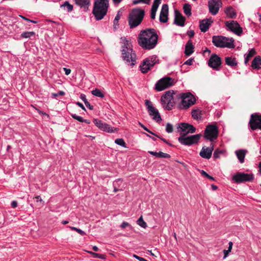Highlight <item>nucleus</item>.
<instances>
[{"instance_id": "c85d7f7f", "label": "nucleus", "mask_w": 261, "mask_h": 261, "mask_svg": "<svg viewBox=\"0 0 261 261\" xmlns=\"http://www.w3.org/2000/svg\"><path fill=\"white\" fill-rule=\"evenodd\" d=\"M192 118L195 120H199L201 118V111L199 109H193L191 111Z\"/></svg>"}, {"instance_id": "a211bd4d", "label": "nucleus", "mask_w": 261, "mask_h": 261, "mask_svg": "<svg viewBox=\"0 0 261 261\" xmlns=\"http://www.w3.org/2000/svg\"><path fill=\"white\" fill-rule=\"evenodd\" d=\"M221 64L220 58L216 54H213L208 62V65L211 68L216 70H219Z\"/></svg>"}, {"instance_id": "4468645a", "label": "nucleus", "mask_w": 261, "mask_h": 261, "mask_svg": "<svg viewBox=\"0 0 261 261\" xmlns=\"http://www.w3.org/2000/svg\"><path fill=\"white\" fill-rule=\"evenodd\" d=\"M222 4L221 0H208L207 6L209 12L213 15H217Z\"/></svg>"}, {"instance_id": "f257e3e1", "label": "nucleus", "mask_w": 261, "mask_h": 261, "mask_svg": "<svg viewBox=\"0 0 261 261\" xmlns=\"http://www.w3.org/2000/svg\"><path fill=\"white\" fill-rule=\"evenodd\" d=\"M158 35L153 29L141 30L138 35L139 45L143 49L150 50L154 48L158 43Z\"/></svg>"}, {"instance_id": "6ab92c4d", "label": "nucleus", "mask_w": 261, "mask_h": 261, "mask_svg": "<svg viewBox=\"0 0 261 261\" xmlns=\"http://www.w3.org/2000/svg\"><path fill=\"white\" fill-rule=\"evenodd\" d=\"M174 23L178 26L184 27L185 25L186 18L183 16L181 13L177 10L174 11Z\"/></svg>"}, {"instance_id": "6e6d98bb", "label": "nucleus", "mask_w": 261, "mask_h": 261, "mask_svg": "<svg viewBox=\"0 0 261 261\" xmlns=\"http://www.w3.org/2000/svg\"><path fill=\"white\" fill-rule=\"evenodd\" d=\"M121 227L123 228L127 227H129V224L126 222H123L121 224Z\"/></svg>"}, {"instance_id": "b1692460", "label": "nucleus", "mask_w": 261, "mask_h": 261, "mask_svg": "<svg viewBox=\"0 0 261 261\" xmlns=\"http://www.w3.org/2000/svg\"><path fill=\"white\" fill-rule=\"evenodd\" d=\"M194 46L191 40H189L185 46V54L187 56H190L193 52Z\"/></svg>"}, {"instance_id": "f03ea898", "label": "nucleus", "mask_w": 261, "mask_h": 261, "mask_svg": "<svg viewBox=\"0 0 261 261\" xmlns=\"http://www.w3.org/2000/svg\"><path fill=\"white\" fill-rule=\"evenodd\" d=\"M121 43L122 46V57L123 59L127 63L132 62L130 65L133 66L135 64L136 62V54L133 51L132 48V45L129 41L124 37H122L120 38Z\"/></svg>"}, {"instance_id": "72a5a7b5", "label": "nucleus", "mask_w": 261, "mask_h": 261, "mask_svg": "<svg viewBox=\"0 0 261 261\" xmlns=\"http://www.w3.org/2000/svg\"><path fill=\"white\" fill-rule=\"evenodd\" d=\"M35 33L34 32H24L21 33L20 37L22 38H28L34 37Z\"/></svg>"}, {"instance_id": "338daca9", "label": "nucleus", "mask_w": 261, "mask_h": 261, "mask_svg": "<svg viewBox=\"0 0 261 261\" xmlns=\"http://www.w3.org/2000/svg\"><path fill=\"white\" fill-rule=\"evenodd\" d=\"M11 206L12 207L15 208L17 206V202L16 201H13L11 202Z\"/></svg>"}, {"instance_id": "0e129e2a", "label": "nucleus", "mask_w": 261, "mask_h": 261, "mask_svg": "<svg viewBox=\"0 0 261 261\" xmlns=\"http://www.w3.org/2000/svg\"><path fill=\"white\" fill-rule=\"evenodd\" d=\"M230 252L228 251V250H223V253H224V257L223 258H226L227 256H228V253H229Z\"/></svg>"}, {"instance_id": "e2e57ef3", "label": "nucleus", "mask_w": 261, "mask_h": 261, "mask_svg": "<svg viewBox=\"0 0 261 261\" xmlns=\"http://www.w3.org/2000/svg\"><path fill=\"white\" fill-rule=\"evenodd\" d=\"M228 245L229 246L227 250H228V251L230 252L232 248L233 243L232 242H229Z\"/></svg>"}, {"instance_id": "f704fd0d", "label": "nucleus", "mask_w": 261, "mask_h": 261, "mask_svg": "<svg viewBox=\"0 0 261 261\" xmlns=\"http://www.w3.org/2000/svg\"><path fill=\"white\" fill-rule=\"evenodd\" d=\"M92 94L97 97L103 98L104 97V94L101 92V91L98 89H95V90L92 91Z\"/></svg>"}, {"instance_id": "2eb2a0df", "label": "nucleus", "mask_w": 261, "mask_h": 261, "mask_svg": "<svg viewBox=\"0 0 261 261\" xmlns=\"http://www.w3.org/2000/svg\"><path fill=\"white\" fill-rule=\"evenodd\" d=\"M177 131L180 133V135L182 134L186 133H194L196 131V128L193 125L187 123H181L177 124Z\"/></svg>"}, {"instance_id": "9b49d317", "label": "nucleus", "mask_w": 261, "mask_h": 261, "mask_svg": "<svg viewBox=\"0 0 261 261\" xmlns=\"http://www.w3.org/2000/svg\"><path fill=\"white\" fill-rule=\"evenodd\" d=\"M173 80L169 77H165L159 80L155 85V89L158 91H163L173 85Z\"/></svg>"}, {"instance_id": "bf43d9fd", "label": "nucleus", "mask_w": 261, "mask_h": 261, "mask_svg": "<svg viewBox=\"0 0 261 261\" xmlns=\"http://www.w3.org/2000/svg\"><path fill=\"white\" fill-rule=\"evenodd\" d=\"M80 98L84 102H85V101H87V99H86V95L85 94H82L81 95H80Z\"/></svg>"}, {"instance_id": "412c9836", "label": "nucleus", "mask_w": 261, "mask_h": 261, "mask_svg": "<svg viewBox=\"0 0 261 261\" xmlns=\"http://www.w3.org/2000/svg\"><path fill=\"white\" fill-rule=\"evenodd\" d=\"M213 20L212 18H206L200 21L199 28L202 32H206L210 28Z\"/></svg>"}, {"instance_id": "8fccbe9b", "label": "nucleus", "mask_w": 261, "mask_h": 261, "mask_svg": "<svg viewBox=\"0 0 261 261\" xmlns=\"http://www.w3.org/2000/svg\"><path fill=\"white\" fill-rule=\"evenodd\" d=\"M161 0H154L152 6H155L159 7L160 4H161Z\"/></svg>"}, {"instance_id": "0eeeda50", "label": "nucleus", "mask_w": 261, "mask_h": 261, "mask_svg": "<svg viewBox=\"0 0 261 261\" xmlns=\"http://www.w3.org/2000/svg\"><path fill=\"white\" fill-rule=\"evenodd\" d=\"M173 91H168L161 98V102L163 107L167 110H171L174 106L173 100Z\"/></svg>"}, {"instance_id": "de8ad7c7", "label": "nucleus", "mask_w": 261, "mask_h": 261, "mask_svg": "<svg viewBox=\"0 0 261 261\" xmlns=\"http://www.w3.org/2000/svg\"><path fill=\"white\" fill-rule=\"evenodd\" d=\"M65 95V92L63 91H60L58 93H53L52 97L56 98L57 96L59 95L63 96Z\"/></svg>"}, {"instance_id": "052dcab7", "label": "nucleus", "mask_w": 261, "mask_h": 261, "mask_svg": "<svg viewBox=\"0 0 261 261\" xmlns=\"http://www.w3.org/2000/svg\"><path fill=\"white\" fill-rule=\"evenodd\" d=\"M75 231H76L79 234H80L82 236H84L86 234V233L82 230V229H74Z\"/></svg>"}, {"instance_id": "c9c22d12", "label": "nucleus", "mask_w": 261, "mask_h": 261, "mask_svg": "<svg viewBox=\"0 0 261 261\" xmlns=\"http://www.w3.org/2000/svg\"><path fill=\"white\" fill-rule=\"evenodd\" d=\"M66 7L68 12H71L73 10V6L69 3L68 1H66L64 3L61 5V8Z\"/></svg>"}, {"instance_id": "603ef678", "label": "nucleus", "mask_w": 261, "mask_h": 261, "mask_svg": "<svg viewBox=\"0 0 261 261\" xmlns=\"http://www.w3.org/2000/svg\"><path fill=\"white\" fill-rule=\"evenodd\" d=\"M195 32L193 30H190L187 32V35L190 38L193 37L194 36Z\"/></svg>"}, {"instance_id": "39448f33", "label": "nucleus", "mask_w": 261, "mask_h": 261, "mask_svg": "<svg viewBox=\"0 0 261 261\" xmlns=\"http://www.w3.org/2000/svg\"><path fill=\"white\" fill-rule=\"evenodd\" d=\"M178 99H180V102L178 104V108L180 110H186L194 105L196 102V98L190 92L183 93L178 95Z\"/></svg>"}, {"instance_id": "1a4fd4ad", "label": "nucleus", "mask_w": 261, "mask_h": 261, "mask_svg": "<svg viewBox=\"0 0 261 261\" xmlns=\"http://www.w3.org/2000/svg\"><path fill=\"white\" fill-rule=\"evenodd\" d=\"M218 135V127L214 124L208 125L204 130V137L210 141L216 140Z\"/></svg>"}, {"instance_id": "473e14b6", "label": "nucleus", "mask_w": 261, "mask_h": 261, "mask_svg": "<svg viewBox=\"0 0 261 261\" xmlns=\"http://www.w3.org/2000/svg\"><path fill=\"white\" fill-rule=\"evenodd\" d=\"M93 122L94 124L101 130L103 128L106 123L103 122L102 121L98 119H94Z\"/></svg>"}, {"instance_id": "bb28decb", "label": "nucleus", "mask_w": 261, "mask_h": 261, "mask_svg": "<svg viewBox=\"0 0 261 261\" xmlns=\"http://www.w3.org/2000/svg\"><path fill=\"white\" fill-rule=\"evenodd\" d=\"M227 16L230 18H234L237 16V14L231 7H228L225 10Z\"/></svg>"}, {"instance_id": "9d476101", "label": "nucleus", "mask_w": 261, "mask_h": 261, "mask_svg": "<svg viewBox=\"0 0 261 261\" xmlns=\"http://www.w3.org/2000/svg\"><path fill=\"white\" fill-rule=\"evenodd\" d=\"M156 63V57L152 56L144 59L140 66L142 73H146Z\"/></svg>"}, {"instance_id": "09e8293b", "label": "nucleus", "mask_w": 261, "mask_h": 261, "mask_svg": "<svg viewBox=\"0 0 261 261\" xmlns=\"http://www.w3.org/2000/svg\"><path fill=\"white\" fill-rule=\"evenodd\" d=\"M139 124L145 130H146V132H147L149 134L154 136L155 134L153 133L151 130H150L149 129H148L145 125H144L143 124H142V123H141L140 122H139Z\"/></svg>"}, {"instance_id": "ea45409f", "label": "nucleus", "mask_w": 261, "mask_h": 261, "mask_svg": "<svg viewBox=\"0 0 261 261\" xmlns=\"http://www.w3.org/2000/svg\"><path fill=\"white\" fill-rule=\"evenodd\" d=\"M120 181H121V179L119 178V179H118L115 180L113 182V187H114V192H117L118 191L122 190V189L117 188L118 184L119 182H120Z\"/></svg>"}, {"instance_id": "774afa93", "label": "nucleus", "mask_w": 261, "mask_h": 261, "mask_svg": "<svg viewBox=\"0 0 261 261\" xmlns=\"http://www.w3.org/2000/svg\"><path fill=\"white\" fill-rule=\"evenodd\" d=\"M156 13L155 12H152L150 13V17L152 19H154L155 18Z\"/></svg>"}, {"instance_id": "4c0bfd02", "label": "nucleus", "mask_w": 261, "mask_h": 261, "mask_svg": "<svg viewBox=\"0 0 261 261\" xmlns=\"http://www.w3.org/2000/svg\"><path fill=\"white\" fill-rule=\"evenodd\" d=\"M115 143L120 146H121L123 147L126 148V143L124 142V140L122 138L117 139L115 140Z\"/></svg>"}, {"instance_id": "4d7b16f0", "label": "nucleus", "mask_w": 261, "mask_h": 261, "mask_svg": "<svg viewBox=\"0 0 261 261\" xmlns=\"http://www.w3.org/2000/svg\"><path fill=\"white\" fill-rule=\"evenodd\" d=\"M63 70L65 71V74L67 75H69L71 72V70L69 68L64 67L63 68Z\"/></svg>"}, {"instance_id": "ddd939ff", "label": "nucleus", "mask_w": 261, "mask_h": 261, "mask_svg": "<svg viewBox=\"0 0 261 261\" xmlns=\"http://www.w3.org/2000/svg\"><path fill=\"white\" fill-rule=\"evenodd\" d=\"M254 179L252 174L238 172L232 176V180L236 183H241L245 181H251Z\"/></svg>"}, {"instance_id": "2f4dec72", "label": "nucleus", "mask_w": 261, "mask_h": 261, "mask_svg": "<svg viewBox=\"0 0 261 261\" xmlns=\"http://www.w3.org/2000/svg\"><path fill=\"white\" fill-rule=\"evenodd\" d=\"M225 59L226 64L228 66L234 67L237 65V62L234 58L227 57Z\"/></svg>"}, {"instance_id": "7c9ffc66", "label": "nucleus", "mask_w": 261, "mask_h": 261, "mask_svg": "<svg viewBox=\"0 0 261 261\" xmlns=\"http://www.w3.org/2000/svg\"><path fill=\"white\" fill-rule=\"evenodd\" d=\"M191 6L188 3H186L183 6V10L184 12L188 17H189L191 15Z\"/></svg>"}, {"instance_id": "6e6552de", "label": "nucleus", "mask_w": 261, "mask_h": 261, "mask_svg": "<svg viewBox=\"0 0 261 261\" xmlns=\"http://www.w3.org/2000/svg\"><path fill=\"white\" fill-rule=\"evenodd\" d=\"M201 137L200 134H197L190 136H187L186 133L182 134L178 140L182 144L190 146L197 143Z\"/></svg>"}, {"instance_id": "423d86ee", "label": "nucleus", "mask_w": 261, "mask_h": 261, "mask_svg": "<svg viewBox=\"0 0 261 261\" xmlns=\"http://www.w3.org/2000/svg\"><path fill=\"white\" fill-rule=\"evenodd\" d=\"M212 42L215 46L218 47H227L229 48L234 47V40L232 38H229L222 36H213Z\"/></svg>"}, {"instance_id": "a18cd8bd", "label": "nucleus", "mask_w": 261, "mask_h": 261, "mask_svg": "<svg viewBox=\"0 0 261 261\" xmlns=\"http://www.w3.org/2000/svg\"><path fill=\"white\" fill-rule=\"evenodd\" d=\"M256 54V51L254 48H252L249 50V53L246 55L249 58H251Z\"/></svg>"}, {"instance_id": "79ce46f5", "label": "nucleus", "mask_w": 261, "mask_h": 261, "mask_svg": "<svg viewBox=\"0 0 261 261\" xmlns=\"http://www.w3.org/2000/svg\"><path fill=\"white\" fill-rule=\"evenodd\" d=\"M173 130V125L169 123H167L166 124V131L168 133H172Z\"/></svg>"}, {"instance_id": "c756f323", "label": "nucleus", "mask_w": 261, "mask_h": 261, "mask_svg": "<svg viewBox=\"0 0 261 261\" xmlns=\"http://www.w3.org/2000/svg\"><path fill=\"white\" fill-rule=\"evenodd\" d=\"M101 130L108 133H113L117 132L118 129L117 128L112 127L109 124L106 123Z\"/></svg>"}, {"instance_id": "f8f14e48", "label": "nucleus", "mask_w": 261, "mask_h": 261, "mask_svg": "<svg viewBox=\"0 0 261 261\" xmlns=\"http://www.w3.org/2000/svg\"><path fill=\"white\" fill-rule=\"evenodd\" d=\"M145 104L147 107L148 114L152 119L156 122L161 121L162 119L159 111L153 106L152 102L149 100H145Z\"/></svg>"}, {"instance_id": "5fc2aeb1", "label": "nucleus", "mask_w": 261, "mask_h": 261, "mask_svg": "<svg viewBox=\"0 0 261 261\" xmlns=\"http://www.w3.org/2000/svg\"><path fill=\"white\" fill-rule=\"evenodd\" d=\"M193 61V59L192 58H190L185 62V64L188 65H191L192 64Z\"/></svg>"}, {"instance_id": "37998d69", "label": "nucleus", "mask_w": 261, "mask_h": 261, "mask_svg": "<svg viewBox=\"0 0 261 261\" xmlns=\"http://www.w3.org/2000/svg\"><path fill=\"white\" fill-rule=\"evenodd\" d=\"M121 15V13H120V11H119L117 12V14L116 16H115V19L114 20V22H113L114 25H118V21L120 18Z\"/></svg>"}, {"instance_id": "e433bc0d", "label": "nucleus", "mask_w": 261, "mask_h": 261, "mask_svg": "<svg viewBox=\"0 0 261 261\" xmlns=\"http://www.w3.org/2000/svg\"><path fill=\"white\" fill-rule=\"evenodd\" d=\"M137 224L141 227L145 228L147 227L146 222L143 220L142 217H140L137 220Z\"/></svg>"}, {"instance_id": "a878e982", "label": "nucleus", "mask_w": 261, "mask_h": 261, "mask_svg": "<svg viewBox=\"0 0 261 261\" xmlns=\"http://www.w3.org/2000/svg\"><path fill=\"white\" fill-rule=\"evenodd\" d=\"M246 152L247 151L244 149L237 150L235 151L237 158L241 163H243L244 162Z\"/></svg>"}, {"instance_id": "5701e85b", "label": "nucleus", "mask_w": 261, "mask_h": 261, "mask_svg": "<svg viewBox=\"0 0 261 261\" xmlns=\"http://www.w3.org/2000/svg\"><path fill=\"white\" fill-rule=\"evenodd\" d=\"M75 4L84 11H87L90 5V0H74Z\"/></svg>"}, {"instance_id": "c03bdc74", "label": "nucleus", "mask_w": 261, "mask_h": 261, "mask_svg": "<svg viewBox=\"0 0 261 261\" xmlns=\"http://www.w3.org/2000/svg\"><path fill=\"white\" fill-rule=\"evenodd\" d=\"M88 252L90 253V254H92L94 257H96V258H101V259H105V256L103 254H98V253H94V252H92L91 251H88Z\"/></svg>"}, {"instance_id": "3c124183", "label": "nucleus", "mask_w": 261, "mask_h": 261, "mask_svg": "<svg viewBox=\"0 0 261 261\" xmlns=\"http://www.w3.org/2000/svg\"><path fill=\"white\" fill-rule=\"evenodd\" d=\"M133 256L135 258H136V259H137L139 260H140V261H148V260H146V259H145V258H143L142 257L139 256H138V255H137L136 254H134L133 255Z\"/></svg>"}, {"instance_id": "a19ab883", "label": "nucleus", "mask_w": 261, "mask_h": 261, "mask_svg": "<svg viewBox=\"0 0 261 261\" xmlns=\"http://www.w3.org/2000/svg\"><path fill=\"white\" fill-rule=\"evenodd\" d=\"M223 153V151L219 149H217L214 152L213 156L215 159H218L220 158V155Z\"/></svg>"}, {"instance_id": "20e7f679", "label": "nucleus", "mask_w": 261, "mask_h": 261, "mask_svg": "<svg viewBox=\"0 0 261 261\" xmlns=\"http://www.w3.org/2000/svg\"><path fill=\"white\" fill-rule=\"evenodd\" d=\"M109 0H95L92 11L96 20H101L107 14Z\"/></svg>"}, {"instance_id": "69168bd1", "label": "nucleus", "mask_w": 261, "mask_h": 261, "mask_svg": "<svg viewBox=\"0 0 261 261\" xmlns=\"http://www.w3.org/2000/svg\"><path fill=\"white\" fill-rule=\"evenodd\" d=\"M76 105H77L79 107H80V108H81L83 110H86V109H85V107H84V105H83L82 103H81V102H76Z\"/></svg>"}, {"instance_id": "393cba45", "label": "nucleus", "mask_w": 261, "mask_h": 261, "mask_svg": "<svg viewBox=\"0 0 261 261\" xmlns=\"http://www.w3.org/2000/svg\"><path fill=\"white\" fill-rule=\"evenodd\" d=\"M251 67L253 69H261V57H255L252 62Z\"/></svg>"}, {"instance_id": "cd10ccee", "label": "nucleus", "mask_w": 261, "mask_h": 261, "mask_svg": "<svg viewBox=\"0 0 261 261\" xmlns=\"http://www.w3.org/2000/svg\"><path fill=\"white\" fill-rule=\"evenodd\" d=\"M148 153L153 156H155L158 158H169L170 157V155L166 153H164L163 152L160 151L159 152L152 151H149Z\"/></svg>"}, {"instance_id": "58836bf2", "label": "nucleus", "mask_w": 261, "mask_h": 261, "mask_svg": "<svg viewBox=\"0 0 261 261\" xmlns=\"http://www.w3.org/2000/svg\"><path fill=\"white\" fill-rule=\"evenodd\" d=\"M150 2V0H133V4L137 5L140 3H143L145 4H149Z\"/></svg>"}, {"instance_id": "49530a36", "label": "nucleus", "mask_w": 261, "mask_h": 261, "mask_svg": "<svg viewBox=\"0 0 261 261\" xmlns=\"http://www.w3.org/2000/svg\"><path fill=\"white\" fill-rule=\"evenodd\" d=\"M71 116L73 118H74V119H75L81 122H82V121H83V117H82L81 116H78L75 114H71Z\"/></svg>"}, {"instance_id": "7ed1b4c3", "label": "nucleus", "mask_w": 261, "mask_h": 261, "mask_svg": "<svg viewBox=\"0 0 261 261\" xmlns=\"http://www.w3.org/2000/svg\"><path fill=\"white\" fill-rule=\"evenodd\" d=\"M145 16V11L141 8H136L132 10L128 17V22L130 29L139 26L142 22Z\"/></svg>"}, {"instance_id": "864d4df0", "label": "nucleus", "mask_w": 261, "mask_h": 261, "mask_svg": "<svg viewBox=\"0 0 261 261\" xmlns=\"http://www.w3.org/2000/svg\"><path fill=\"white\" fill-rule=\"evenodd\" d=\"M86 106L90 110H93V106H91L90 105V103L88 101H85V102H84Z\"/></svg>"}, {"instance_id": "aec40b11", "label": "nucleus", "mask_w": 261, "mask_h": 261, "mask_svg": "<svg viewBox=\"0 0 261 261\" xmlns=\"http://www.w3.org/2000/svg\"><path fill=\"white\" fill-rule=\"evenodd\" d=\"M168 6L167 4H164L160 14L159 20L161 22L166 23L168 20Z\"/></svg>"}, {"instance_id": "680f3d73", "label": "nucleus", "mask_w": 261, "mask_h": 261, "mask_svg": "<svg viewBox=\"0 0 261 261\" xmlns=\"http://www.w3.org/2000/svg\"><path fill=\"white\" fill-rule=\"evenodd\" d=\"M158 8V7H156V6H152L151 9V12H155L156 13V11H157Z\"/></svg>"}, {"instance_id": "4be33fe9", "label": "nucleus", "mask_w": 261, "mask_h": 261, "mask_svg": "<svg viewBox=\"0 0 261 261\" xmlns=\"http://www.w3.org/2000/svg\"><path fill=\"white\" fill-rule=\"evenodd\" d=\"M214 150V146L211 147H203L201 151L200 152V155L202 158L209 159L211 158L213 151Z\"/></svg>"}, {"instance_id": "13d9d810", "label": "nucleus", "mask_w": 261, "mask_h": 261, "mask_svg": "<svg viewBox=\"0 0 261 261\" xmlns=\"http://www.w3.org/2000/svg\"><path fill=\"white\" fill-rule=\"evenodd\" d=\"M154 136H155V137H156L159 138V139H160L161 140H162L164 142H165V143H167V144H169V143H168V141H167V140L166 139H164V138H162V137H160V136H158V135H156V134H155V135H154Z\"/></svg>"}, {"instance_id": "f3484780", "label": "nucleus", "mask_w": 261, "mask_h": 261, "mask_svg": "<svg viewBox=\"0 0 261 261\" xmlns=\"http://www.w3.org/2000/svg\"><path fill=\"white\" fill-rule=\"evenodd\" d=\"M225 25L231 31L238 35H240L242 33V29L236 21H227L225 22Z\"/></svg>"}, {"instance_id": "dca6fc26", "label": "nucleus", "mask_w": 261, "mask_h": 261, "mask_svg": "<svg viewBox=\"0 0 261 261\" xmlns=\"http://www.w3.org/2000/svg\"><path fill=\"white\" fill-rule=\"evenodd\" d=\"M249 124L252 130L261 129V116L256 114H252Z\"/></svg>"}]
</instances>
